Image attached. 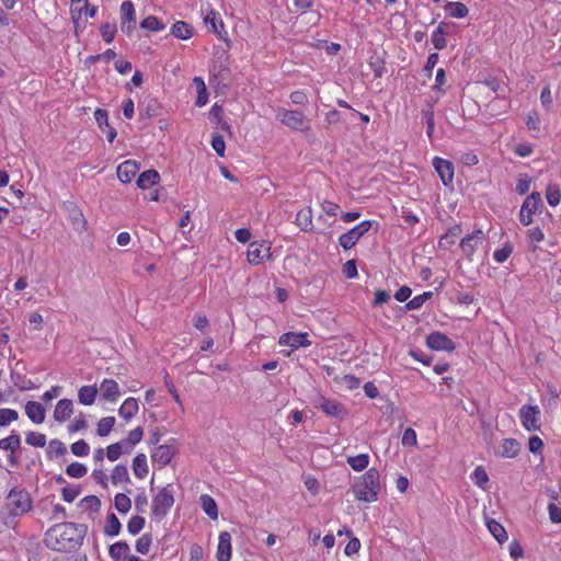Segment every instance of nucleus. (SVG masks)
Segmentation results:
<instances>
[{
	"label": "nucleus",
	"mask_w": 561,
	"mask_h": 561,
	"mask_svg": "<svg viewBox=\"0 0 561 561\" xmlns=\"http://www.w3.org/2000/svg\"><path fill=\"white\" fill-rule=\"evenodd\" d=\"M46 453L49 459L61 457L67 454V447L61 440L55 438L48 443Z\"/></svg>",
	"instance_id": "32"
},
{
	"label": "nucleus",
	"mask_w": 561,
	"mask_h": 561,
	"mask_svg": "<svg viewBox=\"0 0 561 561\" xmlns=\"http://www.w3.org/2000/svg\"><path fill=\"white\" fill-rule=\"evenodd\" d=\"M445 27H446V24L440 23L438 25V27L436 28V31L432 35V43H433L434 47L438 50L444 49L447 45V41L445 38V34H446Z\"/></svg>",
	"instance_id": "36"
},
{
	"label": "nucleus",
	"mask_w": 561,
	"mask_h": 561,
	"mask_svg": "<svg viewBox=\"0 0 561 561\" xmlns=\"http://www.w3.org/2000/svg\"><path fill=\"white\" fill-rule=\"evenodd\" d=\"M70 13L72 22L75 23L76 27H78L82 13L93 18L96 13V8L93 5L91 7L88 3V0H71Z\"/></svg>",
	"instance_id": "11"
},
{
	"label": "nucleus",
	"mask_w": 561,
	"mask_h": 561,
	"mask_svg": "<svg viewBox=\"0 0 561 561\" xmlns=\"http://www.w3.org/2000/svg\"><path fill=\"white\" fill-rule=\"evenodd\" d=\"M138 409L139 407L137 400L135 398H127L118 409V414L125 421H129L137 414Z\"/></svg>",
	"instance_id": "24"
},
{
	"label": "nucleus",
	"mask_w": 561,
	"mask_h": 561,
	"mask_svg": "<svg viewBox=\"0 0 561 561\" xmlns=\"http://www.w3.org/2000/svg\"><path fill=\"white\" fill-rule=\"evenodd\" d=\"M193 83L196 87V91H197L196 105L203 106L207 103V96H208L204 80L199 77H195L193 79Z\"/></svg>",
	"instance_id": "41"
},
{
	"label": "nucleus",
	"mask_w": 561,
	"mask_h": 561,
	"mask_svg": "<svg viewBox=\"0 0 561 561\" xmlns=\"http://www.w3.org/2000/svg\"><path fill=\"white\" fill-rule=\"evenodd\" d=\"M142 428L136 427L135 430L129 432L128 437L126 439H123L122 443L124 444V446H135L142 439Z\"/></svg>",
	"instance_id": "53"
},
{
	"label": "nucleus",
	"mask_w": 561,
	"mask_h": 561,
	"mask_svg": "<svg viewBox=\"0 0 561 561\" xmlns=\"http://www.w3.org/2000/svg\"><path fill=\"white\" fill-rule=\"evenodd\" d=\"M205 25L215 34H217L220 38H224L221 30H224V23L220 19H217L216 13L210 11L204 18Z\"/></svg>",
	"instance_id": "29"
},
{
	"label": "nucleus",
	"mask_w": 561,
	"mask_h": 561,
	"mask_svg": "<svg viewBox=\"0 0 561 561\" xmlns=\"http://www.w3.org/2000/svg\"><path fill=\"white\" fill-rule=\"evenodd\" d=\"M540 414L538 405H523L519 410V417L525 430L528 432L540 431Z\"/></svg>",
	"instance_id": "6"
},
{
	"label": "nucleus",
	"mask_w": 561,
	"mask_h": 561,
	"mask_svg": "<svg viewBox=\"0 0 561 561\" xmlns=\"http://www.w3.org/2000/svg\"><path fill=\"white\" fill-rule=\"evenodd\" d=\"M334 381L347 390L357 389L360 385V380L352 375L335 376Z\"/></svg>",
	"instance_id": "38"
},
{
	"label": "nucleus",
	"mask_w": 561,
	"mask_h": 561,
	"mask_svg": "<svg viewBox=\"0 0 561 561\" xmlns=\"http://www.w3.org/2000/svg\"><path fill=\"white\" fill-rule=\"evenodd\" d=\"M99 393V388L94 386H82L78 391L79 402L83 405H92Z\"/></svg>",
	"instance_id": "23"
},
{
	"label": "nucleus",
	"mask_w": 561,
	"mask_h": 561,
	"mask_svg": "<svg viewBox=\"0 0 561 561\" xmlns=\"http://www.w3.org/2000/svg\"><path fill=\"white\" fill-rule=\"evenodd\" d=\"M140 26L148 31H161L164 28V24H162L157 16L149 15L142 20Z\"/></svg>",
	"instance_id": "48"
},
{
	"label": "nucleus",
	"mask_w": 561,
	"mask_h": 561,
	"mask_svg": "<svg viewBox=\"0 0 561 561\" xmlns=\"http://www.w3.org/2000/svg\"><path fill=\"white\" fill-rule=\"evenodd\" d=\"M531 180L527 174H519L516 191L518 194L524 195L530 188Z\"/></svg>",
	"instance_id": "59"
},
{
	"label": "nucleus",
	"mask_w": 561,
	"mask_h": 561,
	"mask_svg": "<svg viewBox=\"0 0 561 561\" xmlns=\"http://www.w3.org/2000/svg\"><path fill=\"white\" fill-rule=\"evenodd\" d=\"M512 252V245L506 243L503 248L495 250L493 256L497 263H503L510 257Z\"/></svg>",
	"instance_id": "58"
},
{
	"label": "nucleus",
	"mask_w": 561,
	"mask_h": 561,
	"mask_svg": "<svg viewBox=\"0 0 561 561\" xmlns=\"http://www.w3.org/2000/svg\"><path fill=\"white\" fill-rule=\"evenodd\" d=\"M231 558V536L228 531L219 535L217 559L218 561H229Z\"/></svg>",
	"instance_id": "19"
},
{
	"label": "nucleus",
	"mask_w": 561,
	"mask_h": 561,
	"mask_svg": "<svg viewBox=\"0 0 561 561\" xmlns=\"http://www.w3.org/2000/svg\"><path fill=\"white\" fill-rule=\"evenodd\" d=\"M133 470L137 478L142 479L148 473L147 457L145 454H138L133 460Z\"/></svg>",
	"instance_id": "30"
},
{
	"label": "nucleus",
	"mask_w": 561,
	"mask_h": 561,
	"mask_svg": "<svg viewBox=\"0 0 561 561\" xmlns=\"http://www.w3.org/2000/svg\"><path fill=\"white\" fill-rule=\"evenodd\" d=\"M152 542V537L150 534L142 535L136 542V550L141 553L146 554L149 552V548Z\"/></svg>",
	"instance_id": "55"
},
{
	"label": "nucleus",
	"mask_w": 561,
	"mask_h": 561,
	"mask_svg": "<svg viewBox=\"0 0 561 561\" xmlns=\"http://www.w3.org/2000/svg\"><path fill=\"white\" fill-rule=\"evenodd\" d=\"M473 478L476 483L484 489L485 483L489 481V477L483 467L479 466L473 471Z\"/></svg>",
	"instance_id": "62"
},
{
	"label": "nucleus",
	"mask_w": 561,
	"mask_h": 561,
	"mask_svg": "<svg viewBox=\"0 0 561 561\" xmlns=\"http://www.w3.org/2000/svg\"><path fill=\"white\" fill-rule=\"evenodd\" d=\"M371 228V221L364 220L346 233L340 237V244L343 249L348 250L353 248L357 241Z\"/></svg>",
	"instance_id": "8"
},
{
	"label": "nucleus",
	"mask_w": 561,
	"mask_h": 561,
	"mask_svg": "<svg viewBox=\"0 0 561 561\" xmlns=\"http://www.w3.org/2000/svg\"><path fill=\"white\" fill-rule=\"evenodd\" d=\"M31 508L32 500L24 489L13 488L5 497V510L10 516H21Z\"/></svg>",
	"instance_id": "3"
},
{
	"label": "nucleus",
	"mask_w": 561,
	"mask_h": 561,
	"mask_svg": "<svg viewBox=\"0 0 561 561\" xmlns=\"http://www.w3.org/2000/svg\"><path fill=\"white\" fill-rule=\"evenodd\" d=\"M122 525L119 519L114 513L107 516L104 533L108 536H117L121 531Z\"/></svg>",
	"instance_id": "42"
},
{
	"label": "nucleus",
	"mask_w": 561,
	"mask_h": 561,
	"mask_svg": "<svg viewBox=\"0 0 561 561\" xmlns=\"http://www.w3.org/2000/svg\"><path fill=\"white\" fill-rule=\"evenodd\" d=\"M547 202L550 206H557L560 203L561 193L558 186L549 185L547 187Z\"/></svg>",
	"instance_id": "57"
},
{
	"label": "nucleus",
	"mask_w": 561,
	"mask_h": 561,
	"mask_svg": "<svg viewBox=\"0 0 561 561\" xmlns=\"http://www.w3.org/2000/svg\"><path fill=\"white\" fill-rule=\"evenodd\" d=\"M171 34L181 39H188L193 36V27L186 22L178 21L172 25Z\"/></svg>",
	"instance_id": "28"
},
{
	"label": "nucleus",
	"mask_w": 561,
	"mask_h": 561,
	"mask_svg": "<svg viewBox=\"0 0 561 561\" xmlns=\"http://www.w3.org/2000/svg\"><path fill=\"white\" fill-rule=\"evenodd\" d=\"M484 240V233L482 230L478 229L473 231L471 234H468L465 237L461 242L460 247L462 251L466 253V255L471 259L472 254L474 253L477 247L482 243Z\"/></svg>",
	"instance_id": "14"
},
{
	"label": "nucleus",
	"mask_w": 561,
	"mask_h": 561,
	"mask_svg": "<svg viewBox=\"0 0 561 561\" xmlns=\"http://www.w3.org/2000/svg\"><path fill=\"white\" fill-rule=\"evenodd\" d=\"M542 205L541 195L538 192H533L523 203L519 211V220L524 226H529L533 222V214L537 211L539 206Z\"/></svg>",
	"instance_id": "7"
},
{
	"label": "nucleus",
	"mask_w": 561,
	"mask_h": 561,
	"mask_svg": "<svg viewBox=\"0 0 561 561\" xmlns=\"http://www.w3.org/2000/svg\"><path fill=\"white\" fill-rule=\"evenodd\" d=\"M462 229L459 225H455L449 228L448 231L440 238L439 247L443 249H448L455 244L456 239L461 234Z\"/></svg>",
	"instance_id": "27"
},
{
	"label": "nucleus",
	"mask_w": 561,
	"mask_h": 561,
	"mask_svg": "<svg viewBox=\"0 0 561 561\" xmlns=\"http://www.w3.org/2000/svg\"><path fill=\"white\" fill-rule=\"evenodd\" d=\"M130 548L125 541H118L110 547L108 553L114 561H121L122 557L129 556Z\"/></svg>",
	"instance_id": "31"
},
{
	"label": "nucleus",
	"mask_w": 561,
	"mask_h": 561,
	"mask_svg": "<svg viewBox=\"0 0 561 561\" xmlns=\"http://www.w3.org/2000/svg\"><path fill=\"white\" fill-rule=\"evenodd\" d=\"M312 214L310 208L301 209L296 215L297 225L305 231H308L312 227Z\"/></svg>",
	"instance_id": "37"
},
{
	"label": "nucleus",
	"mask_w": 561,
	"mask_h": 561,
	"mask_svg": "<svg viewBox=\"0 0 561 561\" xmlns=\"http://www.w3.org/2000/svg\"><path fill=\"white\" fill-rule=\"evenodd\" d=\"M124 450V444L121 442H117L115 444H112L107 446L106 448V457L110 461H116Z\"/></svg>",
	"instance_id": "50"
},
{
	"label": "nucleus",
	"mask_w": 561,
	"mask_h": 561,
	"mask_svg": "<svg viewBox=\"0 0 561 561\" xmlns=\"http://www.w3.org/2000/svg\"><path fill=\"white\" fill-rule=\"evenodd\" d=\"M201 504H202L204 512L208 515L209 518H211V519L218 518L217 504L211 496H209L207 494L202 495Z\"/></svg>",
	"instance_id": "33"
},
{
	"label": "nucleus",
	"mask_w": 561,
	"mask_h": 561,
	"mask_svg": "<svg viewBox=\"0 0 561 561\" xmlns=\"http://www.w3.org/2000/svg\"><path fill=\"white\" fill-rule=\"evenodd\" d=\"M426 345L435 351L451 352L456 348L455 343L442 332H433L426 337Z\"/></svg>",
	"instance_id": "10"
},
{
	"label": "nucleus",
	"mask_w": 561,
	"mask_h": 561,
	"mask_svg": "<svg viewBox=\"0 0 561 561\" xmlns=\"http://www.w3.org/2000/svg\"><path fill=\"white\" fill-rule=\"evenodd\" d=\"M20 435L15 434L14 432L7 438L0 439V449L9 450L12 454H14V451L20 447Z\"/></svg>",
	"instance_id": "39"
},
{
	"label": "nucleus",
	"mask_w": 561,
	"mask_h": 561,
	"mask_svg": "<svg viewBox=\"0 0 561 561\" xmlns=\"http://www.w3.org/2000/svg\"><path fill=\"white\" fill-rule=\"evenodd\" d=\"M446 9L453 18L457 19L465 18L469 12L468 8L461 2H448Z\"/></svg>",
	"instance_id": "45"
},
{
	"label": "nucleus",
	"mask_w": 561,
	"mask_h": 561,
	"mask_svg": "<svg viewBox=\"0 0 561 561\" xmlns=\"http://www.w3.org/2000/svg\"><path fill=\"white\" fill-rule=\"evenodd\" d=\"M72 412H73L72 401L70 399H61L56 404V408H55V411H54V419L57 422L62 423L67 419L70 417Z\"/></svg>",
	"instance_id": "20"
},
{
	"label": "nucleus",
	"mask_w": 561,
	"mask_h": 561,
	"mask_svg": "<svg viewBox=\"0 0 561 561\" xmlns=\"http://www.w3.org/2000/svg\"><path fill=\"white\" fill-rule=\"evenodd\" d=\"M319 408L330 416L343 417L345 415L344 405L335 400L322 397L319 401Z\"/></svg>",
	"instance_id": "18"
},
{
	"label": "nucleus",
	"mask_w": 561,
	"mask_h": 561,
	"mask_svg": "<svg viewBox=\"0 0 561 561\" xmlns=\"http://www.w3.org/2000/svg\"><path fill=\"white\" fill-rule=\"evenodd\" d=\"M549 511V517L553 523L560 524L561 523V508L558 507L556 504L550 503L548 506Z\"/></svg>",
	"instance_id": "64"
},
{
	"label": "nucleus",
	"mask_w": 561,
	"mask_h": 561,
	"mask_svg": "<svg viewBox=\"0 0 561 561\" xmlns=\"http://www.w3.org/2000/svg\"><path fill=\"white\" fill-rule=\"evenodd\" d=\"M113 484H118L121 482H128L129 481V474L128 469L124 465H117L111 476Z\"/></svg>",
	"instance_id": "43"
},
{
	"label": "nucleus",
	"mask_w": 561,
	"mask_h": 561,
	"mask_svg": "<svg viewBox=\"0 0 561 561\" xmlns=\"http://www.w3.org/2000/svg\"><path fill=\"white\" fill-rule=\"evenodd\" d=\"M19 419V413L12 409H0V426H7Z\"/></svg>",
	"instance_id": "51"
},
{
	"label": "nucleus",
	"mask_w": 561,
	"mask_h": 561,
	"mask_svg": "<svg viewBox=\"0 0 561 561\" xmlns=\"http://www.w3.org/2000/svg\"><path fill=\"white\" fill-rule=\"evenodd\" d=\"M69 217L76 230H82L84 228L85 220L83 218L82 213L79 209L73 207L70 210Z\"/></svg>",
	"instance_id": "54"
},
{
	"label": "nucleus",
	"mask_w": 561,
	"mask_h": 561,
	"mask_svg": "<svg viewBox=\"0 0 561 561\" xmlns=\"http://www.w3.org/2000/svg\"><path fill=\"white\" fill-rule=\"evenodd\" d=\"M347 463L355 471H362L367 468L369 463V456L367 454H359L356 456L347 457Z\"/></svg>",
	"instance_id": "35"
},
{
	"label": "nucleus",
	"mask_w": 561,
	"mask_h": 561,
	"mask_svg": "<svg viewBox=\"0 0 561 561\" xmlns=\"http://www.w3.org/2000/svg\"><path fill=\"white\" fill-rule=\"evenodd\" d=\"M71 451L76 456H87L90 451V447L85 440L80 439L71 445Z\"/></svg>",
	"instance_id": "60"
},
{
	"label": "nucleus",
	"mask_w": 561,
	"mask_h": 561,
	"mask_svg": "<svg viewBox=\"0 0 561 561\" xmlns=\"http://www.w3.org/2000/svg\"><path fill=\"white\" fill-rule=\"evenodd\" d=\"M95 119L100 127L103 126V124L108 128L107 138L108 140H114L116 137V130L108 126L107 124V112L101 108H98L94 113Z\"/></svg>",
	"instance_id": "44"
},
{
	"label": "nucleus",
	"mask_w": 561,
	"mask_h": 561,
	"mask_svg": "<svg viewBox=\"0 0 561 561\" xmlns=\"http://www.w3.org/2000/svg\"><path fill=\"white\" fill-rule=\"evenodd\" d=\"M159 180L160 175L156 170H147L139 175L137 185L138 187L146 190L157 184Z\"/></svg>",
	"instance_id": "26"
},
{
	"label": "nucleus",
	"mask_w": 561,
	"mask_h": 561,
	"mask_svg": "<svg viewBox=\"0 0 561 561\" xmlns=\"http://www.w3.org/2000/svg\"><path fill=\"white\" fill-rule=\"evenodd\" d=\"M402 444L404 446H414L416 445V433L412 428H407L402 436Z\"/></svg>",
	"instance_id": "63"
},
{
	"label": "nucleus",
	"mask_w": 561,
	"mask_h": 561,
	"mask_svg": "<svg viewBox=\"0 0 561 561\" xmlns=\"http://www.w3.org/2000/svg\"><path fill=\"white\" fill-rule=\"evenodd\" d=\"M265 256H270V247L259 242L250 243L247 251V259L250 264L257 265L263 262Z\"/></svg>",
	"instance_id": "15"
},
{
	"label": "nucleus",
	"mask_w": 561,
	"mask_h": 561,
	"mask_svg": "<svg viewBox=\"0 0 561 561\" xmlns=\"http://www.w3.org/2000/svg\"><path fill=\"white\" fill-rule=\"evenodd\" d=\"M115 422L116 420L114 416L102 417L98 422L96 434L101 437L107 436L113 430Z\"/></svg>",
	"instance_id": "40"
},
{
	"label": "nucleus",
	"mask_w": 561,
	"mask_h": 561,
	"mask_svg": "<svg viewBox=\"0 0 561 561\" xmlns=\"http://www.w3.org/2000/svg\"><path fill=\"white\" fill-rule=\"evenodd\" d=\"M122 12V24L121 28L123 32L129 34L136 23V15L134 4L130 1H124L121 5Z\"/></svg>",
	"instance_id": "13"
},
{
	"label": "nucleus",
	"mask_w": 561,
	"mask_h": 561,
	"mask_svg": "<svg viewBox=\"0 0 561 561\" xmlns=\"http://www.w3.org/2000/svg\"><path fill=\"white\" fill-rule=\"evenodd\" d=\"M80 506L84 510L98 511L101 506V501L95 495H88L81 500Z\"/></svg>",
	"instance_id": "56"
},
{
	"label": "nucleus",
	"mask_w": 561,
	"mask_h": 561,
	"mask_svg": "<svg viewBox=\"0 0 561 561\" xmlns=\"http://www.w3.org/2000/svg\"><path fill=\"white\" fill-rule=\"evenodd\" d=\"M173 455L174 450L171 446L161 445L156 448V450L151 455V458L154 462H158L161 466H167L168 463L171 462Z\"/></svg>",
	"instance_id": "22"
},
{
	"label": "nucleus",
	"mask_w": 561,
	"mask_h": 561,
	"mask_svg": "<svg viewBox=\"0 0 561 561\" xmlns=\"http://www.w3.org/2000/svg\"><path fill=\"white\" fill-rule=\"evenodd\" d=\"M433 167L438 173L444 185H449L454 180V165L450 161L435 157L433 159Z\"/></svg>",
	"instance_id": "12"
},
{
	"label": "nucleus",
	"mask_w": 561,
	"mask_h": 561,
	"mask_svg": "<svg viewBox=\"0 0 561 561\" xmlns=\"http://www.w3.org/2000/svg\"><path fill=\"white\" fill-rule=\"evenodd\" d=\"M101 399L115 403L124 393L114 379H103L99 387Z\"/></svg>",
	"instance_id": "9"
},
{
	"label": "nucleus",
	"mask_w": 561,
	"mask_h": 561,
	"mask_svg": "<svg viewBox=\"0 0 561 561\" xmlns=\"http://www.w3.org/2000/svg\"><path fill=\"white\" fill-rule=\"evenodd\" d=\"M279 344L297 350L300 346H309L310 341L307 339V333L288 332L279 337Z\"/></svg>",
	"instance_id": "16"
},
{
	"label": "nucleus",
	"mask_w": 561,
	"mask_h": 561,
	"mask_svg": "<svg viewBox=\"0 0 561 561\" xmlns=\"http://www.w3.org/2000/svg\"><path fill=\"white\" fill-rule=\"evenodd\" d=\"M85 527L75 523H59L48 528L44 535L45 546L58 552H71L81 547Z\"/></svg>",
	"instance_id": "1"
},
{
	"label": "nucleus",
	"mask_w": 561,
	"mask_h": 561,
	"mask_svg": "<svg viewBox=\"0 0 561 561\" xmlns=\"http://www.w3.org/2000/svg\"><path fill=\"white\" fill-rule=\"evenodd\" d=\"M352 491L358 501L375 502L380 491L378 470L376 468L368 469L353 485Z\"/></svg>",
	"instance_id": "2"
},
{
	"label": "nucleus",
	"mask_w": 561,
	"mask_h": 561,
	"mask_svg": "<svg viewBox=\"0 0 561 561\" xmlns=\"http://www.w3.org/2000/svg\"><path fill=\"white\" fill-rule=\"evenodd\" d=\"M139 171V164L136 161L127 160L117 168V178L123 183H129Z\"/></svg>",
	"instance_id": "17"
},
{
	"label": "nucleus",
	"mask_w": 561,
	"mask_h": 561,
	"mask_svg": "<svg viewBox=\"0 0 561 561\" xmlns=\"http://www.w3.org/2000/svg\"><path fill=\"white\" fill-rule=\"evenodd\" d=\"M25 440L28 445L35 447H44L46 445V436L37 432L27 433Z\"/></svg>",
	"instance_id": "52"
},
{
	"label": "nucleus",
	"mask_w": 561,
	"mask_h": 561,
	"mask_svg": "<svg viewBox=\"0 0 561 561\" xmlns=\"http://www.w3.org/2000/svg\"><path fill=\"white\" fill-rule=\"evenodd\" d=\"M114 504L116 510L123 514L127 513L131 507L130 499L124 493H118L115 495Z\"/></svg>",
	"instance_id": "46"
},
{
	"label": "nucleus",
	"mask_w": 561,
	"mask_h": 561,
	"mask_svg": "<svg viewBox=\"0 0 561 561\" xmlns=\"http://www.w3.org/2000/svg\"><path fill=\"white\" fill-rule=\"evenodd\" d=\"M520 445L519 443L514 438H506L503 439L501 448H500V455L505 458H514L519 453Z\"/></svg>",
	"instance_id": "25"
},
{
	"label": "nucleus",
	"mask_w": 561,
	"mask_h": 561,
	"mask_svg": "<svg viewBox=\"0 0 561 561\" xmlns=\"http://www.w3.org/2000/svg\"><path fill=\"white\" fill-rule=\"evenodd\" d=\"M87 472V467L80 462H72L66 468V473L71 478H82Z\"/></svg>",
	"instance_id": "47"
},
{
	"label": "nucleus",
	"mask_w": 561,
	"mask_h": 561,
	"mask_svg": "<svg viewBox=\"0 0 561 561\" xmlns=\"http://www.w3.org/2000/svg\"><path fill=\"white\" fill-rule=\"evenodd\" d=\"M276 118L287 127L295 130L305 131L310 127L309 119H307L305 115L299 111L280 108L276 113Z\"/></svg>",
	"instance_id": "4"
},
{
	"label": "nucleus",
	"mask_w": 561,
	"mask_h": 561,
	"mask_svg": "<svg viewBox=\"0 0 561 561\" xmlns=\"http://www.w3.org/2000/svg\"><path fill=\"white\" fill-rule=\"evenodd\" d=\"M25 413L35 424H41L45 420V408L39 402L28 401L25 405Z\"/></svg>",
	"instance_id": "21"
},
{
	"label": "nucleus",
	"mask_w": 561,
	"mask_h": 561,
	"mask_svg": "<svg viewBox=\"0 0 561 561\" xmlns=\"http://www.w3.org/2000/svg\"><path fill=\"white\" fill-rule=\"evenodd\" d=\"M174 504V496L170 489L162 488L152 500V514L156 517H164Z\"/></svg>",
	"instance_id": "5"
},
{
	"label": "nucleus",
	"mask_w": 561,
	"mask_h": 561,
	"mask_svg": "<svg viewBox=\"0 0 561 561\" xmlns=\"http://www.w3.org/2000/svg\"><path fill=\"white\" fill-rule=\"evenodd\" d=\"M486 526L490 530V533L494 536V538L500 542L503 543L507 540V534L504 527L494 519H489L486 522Z\"/></svg>",
	"instance_id": "34"
},
{
	"label": "nucleus",
	"mask_w": 561,
	"mask_h": 561,
	"mask_svg": "<svg viewBox=\"0 0 561 561\" xmlns=\"http://www.w3.org/2000/svg\"><path fill=\"white\" fill-rule=\"evenodd\" d=\"M145 518L141 517V516H133L128 524H127V530L129 534L131 535H137L141 531V529L144 528L145 526Z\"/></svg>",
	"instance_id": "49"
},
{
	"label": "nucleus",
	"mask_w": 561,
	"mask_h": 561,
	"mask_svg": "<svg viewBox=\"0 0 561 561\" xmlns=\"http://www.w3.org/2000/svg\"><path fill=\"white\" fill-rule=\"evenodd\" d=\"M80 490L78 486H65L61 490V495L64 501L71 503L76 500V497L79 495Z\"/></svg>",
	"instance_id": "61"
}]
</instances>
